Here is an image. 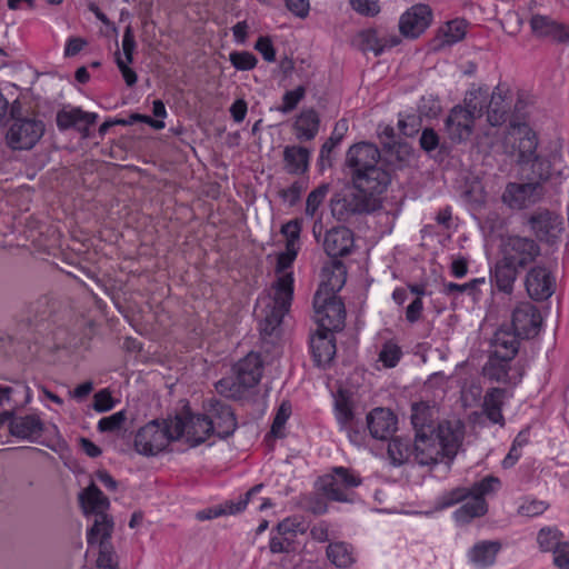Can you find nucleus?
<instances>
[{"label": "nucleus", "instance_id": "nucleus-11", "mask_svg": "<svg viewBox=\"0 0 569 569\" xmlns=\"http://www.w3.org/2000/svg\"><path fill=\"white\" fill-rule=\"evenodd\" d=\"M556 287V276L547 266L536 264L528 270L525 288L532 300L538 302L548 300L555 293Z\"/></svg>", "mask_w": 569, "mask_h": 569}, {"label": "nucleus", "instance_id": "nucleus-13", "mask_svg": "<svg viewBox=\"0 0 569 569\" xmlns=\"http://www.w3.org/2000/svg\"><path fill=\"white\" fill-rule=\"evenodd\" d=\"M43 131L44 126L40 120H16L7 133L8 144L14 150L31 149L42 137Z\"/></svg>", "mask_w": 569, "mask_h": 569}, {"label": "nucleus", "instance_id": "nucleus-60", "mask_svg": "<svg viewBox=\"0 0 569 569\" xmlns=\"http://www.w3.org/2000/svg\"><path fill=\"white\" fill-rule=\"evenodd\" d=\"M303 190V183L301 181H295L288 188L281 189L279 196L290 206H295L300 200Z\"/></svg>", "mask_w": 569, "mask_h": 569}, {"label": "nucleus", "instance_id": "nucleus-52", "mask_svg": "<svg viewBox=\"0 0 569 569\" xmlns=\"http://www.w3.org/2000/svg\"><path fill=\"white\" fill-rule=\"evenodd\" d=\"M306 92L307 90L305 86H298L293 90L286 91L282 96V103L278 110L282 113H290L306 97Z\"/></svg>", "mask_w": 569, "mask_h": 569}, {"label": "nucleus", "instance_id": "nucleus-25", "mask_svg": "<svg viewBox=\"0 0 569 569\" xmlns=\"http://www.w3.org/2000/svg\"><path fill=\"white\" fill-rule=\"evenodd\" d=\"M532 32L538 37H550L558 42L569 40V26L560 23L542 14H533L530 19Z\"/></svg>", "mask_w": 569, "mask_h": 569}, {"label": "nucleus", "instance_id": "nucleus-15", "mask_svg": "<svg viewBox=\"0 0 569 569\" xmlns=\"http://www.w3.org/2000/svg\"><path fill=\"white\" fill-rule=\"evenodd\" d=\"M475 121L476 119L470 116L469 111L462 109L461 104L455 106L445 120L449 140L457 144L470 140L473 136Z\"/></svg>", "mask_w": 569, "mask_h": 569}, {"label": "nucleus", "instance_id": "nucleus-38", "mask_svg": "<svg viewBox=\"0 0 569 569\" xmlns=\"http://www.w3.org/2000/svg\"><path fill=\"white\" fill-rule=\"evenodd\" d=\"M110 538L111 536H102V533H97V538L94 541H92V543L87 540L90 549L98 548L97 567L99 569L118 568L117 557L109 541Z\"/></svg>", "mask_w": 569, "mask_h": 569}, {"label": "nucleus", "instance_id": "nucleus-40", "mask_svg": "<svg viewBox=\"0 0 569 569\" xmlns=\"http://www.w3.org/2000/svg\"><path fill=\"white\" fill-rule=\"evenodd\" d=\"M491 94L488 88L469 90L465 97L462 109L469 111L475 119L482 117L490 102Z\"/></svg>", "mask_w": 569, "mask_h": 569}, {"label": "nucleus", "instance_id": "nucleus-63", "mask_svg": "<svg viewBox=\"0 0 569 569\" xmlns=\"http://www.w3.org/2000/svg\"><path fill=\"white\" fill-rule=\"evenodd\" d=\"M88 44L87 40L81 37H69L64 44L63 54L71 58L81 52Z\"/></svg>", "mask_w": 569, "mask_h": 569}, {"label": "nucleus", "instance_id": "nucleus-7", "mask_svg": "<svg viewBox=\"0 0 569 569\" xmlns=\"http://www.w3.org/2000/svg\"><path fill=\"white\" fill-rule=\"evenodd\" d=\"M170 420H153L141 427L134 436V449L139 455L151 457L163 451L173 440Z\"/></svg>", "mask_w": 569, "mask_h": 569}, {"label": "nucleus", "instance_id": "nucleus-3", "mask_svg": "<svg viewBox=\"0 0 569 569\" xmlns=\"http://www.w3.org/2000/svg\"><path fill=\"white\" fill-rule=\"evenodd\" d=\"M381 154L375 143L359 142L347 152V166L350 169L355 188L370 196H381L390 183V173L379 164Z\"/></svg>", "mask_w": 569, "mask_h": 569}, {"label": "nucleus", "instance_id": "nucleus-42", "mask_svg": "<svg viewBox=\"0 0 569 569\" xmlns=\"http://www.w3.org/2000/svg\"><path fill=\"white\" fill-rule=\"evenodd\" d=\"M388 455L395 465H401L413 457V443L407 439L393 438L388 445Z\"/></svg>", "mask_w": 569, "mask_h": 569}, {"label": "nucleus", "instance_id": "nucleus-24", "mask_svg": "<svg viewBox=\"0 0 569 569\" xmlns=\"http://www.w3.org/2000/svg\"><path fill=\"white\" fill-rule=\"evenodd\" d=\"M433 436L441 446L443 456L453 457L462 441L463 427L459 421H446L438 426L437 433Z\"/></svg>", "mask_w": 569, "mask_h": 569}, {"label": "nucleus", "instance_id": "nucleus-36", "mask_svg": "<svg viewBox=\"0 0 569 569\" xmlns=\"http://www.w3.org/2000/svg\"><path fill=\"white\" fill-rule=\"evenodd\" d=\"M520 337L516 331L502 329L496 331L491 341L493 351L490 356H508V353L517 356L520 347Z\"/></svg>", "mask_w": 569, "mask_h": 569}, {"label": "nucleus", "instance_id": "nucleus-32", "mask_svg": "<svg viewBox=\"0 0 569 569\" xmlns=\"http://www.w3.org/2000/svg\"><path fill=\"white\" fill-rule=\"evenodd\" d=\"M332 329L319 327L310 337V356H337L336 340Z\"/></svg>", "mask_w": 569, "mask_h": 569}, {"label": "nucleus", "instance_id": "nucleus-8", "mask_svg": "<svg viewBox=\"0 0 569 569\" xmlns=\"http://www.w3.org/2000/svg\"><path fill=\"white\" fill-rule=\"evenodd\" d=\"M540 256L539 244L531 238L509 236L502 240L500 258L518 270H525Z\"/></svg>", "mask_w": 569, "mask_h": 569}, {"label": "nucleus", "instance_id": "nucleus-20", "mask_svg": "<svg viewBox=\"0 0 569 569\" xmlns=\"http://www.w3.org/2000/svg\"><path fill=\"white\" fill-rule=\"evenodd\" d=\"M97 113L83 111L81 108L62 109L58 111L56 122L59 130L76 129L81 133H88L96 123Z\"/></svg>", "mask_w": 569, "mask_h": 569}, {"label": "nucleus", "instance_id": "nucleus-26", "mask_svg": "<svg viewBox=\"0 0 569 569\" xmlns=\"http://www.w3.org/2000/svg\"><path fill=\"white\" fill-rule=\"evenodd\" d=\"M520 270L516 269L501 258L490 269V282L497 291L511 296Z\"/></svg>", "mask_w": 569, "mask_h": 569}, {"label": "nucleus", "instance_id": "nucleus-64", "mask_svg": "<svg viewBox=\"0 0 569 569\" xmlns=\"http://www.w3.org/2000/svg\"><path fill=\"white\" fill-rule=\"evenodd\" d=\"M555 565L560 569H569V543L563 542L553 550Z\"/></svg>", "mask_w": 569, "mask_h": 569}, {"label": "nucleus", "instance_id": "nucleus-46", "mask_svg": "<svg viewBox=\"0 0 569 569\" xmlns=\"http://www.w3.org/2000/svg\"><path fill=\"white\" fill-rule=\"evenodd\" d=\"M432 418V409L427 402H418L412 405L411 421L418 430H431L432 427L429 425Z\"/></svg>", "mask_w": 569, "mask_h": 569}, {"label": "nucleus", "instance_id": "nucleus-22", "mask_svg": "<svg viewBox=\"0 0 569 569\" xmlns=\"http://www.w3.org/2000/svg\"><path fill=\"white\" fill-rule=\"evenodd\" d=\"M353 244V233L347 227H335L326 232L323 249L331 258L348 256Z\"/></svg>", "mask_w": 569, "mask_h": 569}, {"label": "nucleus", "instance_id": "nucleus-30", "mask_svg": "<svg viewBox=\"0 0 569 569\" xmlns=\"http://www.w3.org/2000/svg\"><path fill=\"white\" fill-rule=\"evenodd\" d=\"M320 117L313 108L303 109L293 123L295 134L300 141L312 140L319 131Z\"/></svg>", "mask_w": 569, "mask_h": 569}, {"label": "nucleus", "instance_id": "nucleus-34", "mask_svg": "<svg viewBox=\"0 0 569 569\" xmlns=\"http://www.w3.org/2000/svg\"><path fill=\"white\" fill-rule=\"evenodd\" d=\"M335 417L341 429H347L353 420L352 393L339 388L333 393Z\"/></svg>", "mask_w": 569, "mask_h": 569}, {"label": "nucleus", "instance_id": "nucleus-54", "mask_svg": "<svg viewBox=\"0 0 569 569\" xmlns=\"http://www.w3.org/2000/svg\"><path fill=\"white\" fill-rule=\"evenodd\" d=\"M127 420V412L120 410L111 416L103 417L98 422V430L101 432H114L122 428Z\"/></svg>", "mask_w": 569, "mask_h": 569}, {"label": "nucleus", "instance_id": "nucleus-4", "mask_svg": "<svg viewBox=\"0 0 569 569\" xmlns=\"http://www.w3.org/2000/svg\"><path fill=\"white\" fill-rule=\"evenodd\" d=\"M261 358H239L233 365L234 380L223 378L216 383V390L227 398H239L247 389L257 386L262 377Z\"/></svg>", "mask_w": 569, "mask_h": 569}, {"label": "nucleus", "instance_id": "nucleus-1", "mask_svg": "<svg viewBox=\"0 0 569 569\" xmlns=\"http://www.w3.org/2000/svg\"><path fill=\"white\" fill-rule=\"evenodd\" d=\"M520 102L509 116L510 103L497 91L491 93L487 107L488 126L473 136V144L479 151H488L501 146L506 153L517 158L520 166L531 164L535 178L546 181L550 177V162L537 153L538 134L521 112Z\"/></svg>", "mask_w": 569, "mask_h": 569}, {"label": "nucleus", "instance_id": "nucleus-56", "mask_svg": "<svg viewBox=\"0 0 569 569\" xmlns=\"http://www.w3.org/2000/svg\"><path fill=\"white\" fill-rule=\"evenodd\" d=\"M291 415V406L289 402H282L274 416L272 426H271V433L280 438L283 436V428L286 426L287 420L289 419Z\"/></svg>", "mask_w": 569, "mask_h": 569}, {"label": "nucleus", "instance_id": "nucleus-14", "mask_svg": "<svg viewBox=\"0 0 569 569\" xmlns=\"http://www.w3.org/2000/svg\"><path fill=\"white\" fill-rule=\"evenodd\" d=\"M204 416L212 426V435L219 438H227L237 428V421L231 408L216 399L208 400L204 406Z\"/></svg>", "mask_w": 569, "mask_h": 569}, {"label": "nucleus", "instance_id": "nucleus-31", "mask_svg": "<svg viewBox=\"0 0 569 569\" xmlns=\"http://www.w3.org/2000/svg\"><path fill=\"white\" fill-rule=\"evenodd\" d=\"M487 511L488 505L485 499L469 497L453 511L452 517L458 526H465L473 519L485 516Z\"/></svg>", "mask_w": 569, "mask_h": 569}, {"label": "nucleus", "instance_id": "nucleus-58", "mask_svg": "<svg viewBox=\"0 0 569 569\" xmlns=\"http://www.w3.org/2000/svg\"><path fill=\"white\" fill-rule=\"evenodd\" d=\"M350 4L355 11L367 17H375L380 11L378 0H350Z\"/></svg>", "mask_w": 569, "mask_h": 569}, {"label": "nucleus", "instance_id": "nucleus-45", "mask_svg": "<svg viewBox=\"0 0 569 569\" xmlns=\"http://www.w3.org/2000/svg\"><path fill=\"white\" fill-rule=\"evenodd\" d=\"M549 508L548 502L535 497H523L518 502L517 513L522 517H537L542 515Z\"/></svg>", "mask_w": 569, "mask_h": 569}, {"label": "nucleus", "instance_id": "nucleus-57", "mask_svg": "<svg viewBox=\"0 0 569 569\" xmlns=\"http://www.w3.org/2000/svg\"><path fill=\"white\" fill-rule=\"evenodd\" d=\"M254 49L267 62L276 61L277 51L270 37L260 36L254 43Z\"/></svg>", "mask_w": 569, "mask_h": 569}, {"label": "nucleus", "instance_id": "nucleus-21", "mask_svg": "<svg viewBox=\"0 0 569 569\" xmlns=\"http://www.w3.org/2000/svg\"><path fill=\"white\" fill-rule=\"evenodd\" d=\"M528 224L539 239H547L561 230L562 218L549 209H538L530 214Z\"/></svg>", "mask_w": 569, "mask_h": 569}, {"label": "nucleus", "instance_id": "nucleus-35", "mask_svg": "<svg viewBox=\"0 0 569 569\" xmlns=\"http://www.w3.org/2000/svg\"><path fill=\"white\" fill-rule=\"evenodd\" d=\"M505 399L506 390L500 388H492L485 395L482 403L483 413L492 423L501 426L505 423L501 412Z\"/></svg>", "mask_w": 569, "mask_h": 569}, {"label": "nucleus", "instance_id": "nucleus-10", "mask_svg": "<svg viewBox=\"0 0 569 569\" xmlns=\"http://www.w3.org/2000/svg\"><path fill=\"white\" fill-rule=\"evenodd\" d=\"M360 483V477L343 467H337L331 473L319 479V486L323 493L329 499L341 502L349 501L351 489Z\"/></svg>", "mask_w": 569, "mask_h": 569}, {"label": "nucleus", "instance_id": "nucleus-51", "mask_svg": "<svg viewBox=\"0 0 569 569\" xmlns=\"http://www.w3.org/2000/svg\"><path fill=\"white\" fill-rule=\"evenodd\" d=\"M229 61L238 71H250L258 64L257 57L250 51H232L229 53Z\"/></svg>", "mask_w": 569, "mask_h": 569}, {"label": "nucleus", "instance_id": "nucleus-53", "mask_svg": "<svg viewBox=\"0 0 569 569\" xmlns=\"http://www.w3.org/2000/svg\"><path fill=\"white\" fill-rule=\"evenodd\" d=\"M348 129L345 121H339L330 136V138L322 144L320 149V158H329L333 149L341 142L343 132Z\"/></svg>", "mask_w": 569, "mask_h": 569}, {"label": "nucleus", "instance_id": "nucleus-27", "mask_svg": "<svg viewBox=\"0 0 569 569\" xmlns=\"http://www.w3.org/2000/svg\"><path fill=\"white\" fill-rule=\"evenodd\" d=\"M9 430L13 437L36 441L42 435L43 423L40 418L34 415L16 417L10 420Z\"/></svg>", "mask_w": 569, "mask_h": 569}, {"label": "nucleus", "instance_id": "nucleus-43", "mask_svg": "<svg viewBox=\"0 0 569 569\" xmlns=\"http://www.w3.org/2000/svg\"><path fill=\"white\" fill-rule=\"evenodd\" d=\"M420 148L430 153L439 149V153L445 157L450 153V147L446 141L440 142L438 133L432 128H425L419 139Z\"/></svg>", "mask_w": 569, "mask_h": 569}, {"label": "nucleus", "instance_id": "nucleus-61", "mask_svg": "<svg viewBox=\"0 0 569 569\" xmlns=\"http://www.w3.org/2000/svg\"><path fill=\"white\" fill-rule=\"evenodd\" d=\"M136 47H137V43H136L132 28L130 26H128L124 29L123 36H122V51L124 54V61H127V63L133 62V53H134Z\"/></svg>", "mask_w": 569, "mask_h": 569}, {"label": "nucleus", "instance_id": "nucleus-47", "mask_svg": "<svg viewBox=\"0 0 569 569\" xmlns=\"http://www.w3.org/2000/svg\"><path fill=\"white\" fill-rule=\"evenodd\" d=\"M501 487V481L495 476H487L480 481L475 482L470 488V497L485 499L486 496L497 492Z\"/></svg>", "mask_w": 569, "mask_h": 569}, {"label": "nucleus", "instance_id": "nucleus-18", "mask_svg": "<svg viewBox=\"0 0 569 569\" xmlns=\"http://www.w3.org/2000/svg\"><path fill=\"white\" fill-rule=\"evenodd\" d=\"M443 456L433 430H418L413 442V458L422 466L437 463Z\"/></svg>", "mask_w": 569, "mask_h": 569}, {"label": "nucleus", "instance_id": "nucleus-39", "mask_svg": "<svg viewBox=\"0 0 569 569\" xmlns=\"http://www.w3.org/2000/svg\"><path fill=\"white\" fill-rule=\"evenodd\" d=\"M286 169L291 174H302L309 164V151L305 147L288 146L283 151Z\"/></svg>", "mask_w": 569, "mask_h": 569}, {"label": "nucleus", "instance_id": "nucleus-28", "mask_svg": "<svg viewBox=\"0 0 569 569\" xmlns=\"http://www.w3.org/2000/svg\"><path fill=\"white\" fill-rule=\"evenodd\" d=\"M501 550V543L496 540H482L472 546L468 551V559L476 568H487L496 561Z\"/></svg>", "mask_w": 569, "mask_h": 569}, {"label": "nucleus", "instance_id": "nucleus-16", "mask_svg": "<svg viewBox=\"0 0 569 569\" xmlns=\"http://www.w3.org/2000/svg\"><path fill=\"white\" fill-rule=\"evenodd\" d=\"M359 193L336 194L331 200V212L339 221H347L355 213H362L370 210L371 200L377 196Z\"/></svg>", "mask_w": 569, "mask_h": 569}, {"label": "nucleus", "instance_id": "nucleus-2", "mask_svg": "<svg viewBox=\"0 0 569 569\" xmlns=\"http://www.w3.org/2000/svg\"><path fill=\"white\" fill-rule=\"evenodd\" d=\"M300 249L284 247L276 261L277 279L272 284L273 296L259 298L254 315L259 320V331L263 345L274 347L280 339L281 323L290 311L295 293V276L292 266Z\"/></svg>", "mask_w": 569, "mask_h": 569}, {"label": "nucleus", "instance_id": "nucleus-41", "mask_svg": "<svg viewBox=\"0 0 569 569\" xmlns=\"http://www.w3.org/2000/svg\"><path fill=\"white\" fill-rule=\"evenodd\" d=\"M468 22L465 19L456 18L446 22L439 30V36L446 44H455L465 39Z\"/></svg>", "mask_w": 569, "mask_h": 569}, {"label": "nucleus", "instance_id": "nucleus-5", "mask_svg": "<svg viewBox=\"0 0 569 569\" xmlns=\"http://www.w3.org/2000/svg\"><path fill=\"white\" fill-rule=\"evenodd\" d=\"M79 500L86 515H94V522L87 533V540L92 543L97 538V533L111 536L113 521L106 513L110 502L99 488L94 483H91L80 492Z\"/></svg>", "mask_w": 569, "mask_h": 569}, {"label": "nucleus", "instance_id": "nucleus-37", "mask_svg": "<svg viewBox=\"0 0 569 569\" xmlns=\"http://www.w3.org/2000/svg\"><path fill=\"white\" fill-rule=\"evenodd\" d=\"M326 555L328 560L340 569L349 568L356 562L353 547L345 541L330 542Z\"/></svg>", "mask_w": 569, "mask_h": 569}, {"label": "nucleus", "instance_id": "nucleus-6", "mask_svg": "<svg viewBox=\"0 0 569 569\" xmlns=\"http://www.w3.org/2000/svg\"><path fill=\"white\" fill-rule=\"evenodd\" d=\"M169 420L174 441H183L190 447H197L212 436V426L207 421L204 413H193L184 409Z\"/></svg>", "mask_w": 569, "mask_h": 569}, {"label": "nucleus", "instance_id": "nucleus-12", "mask_svg": "<svg viewBox=\"0 0 569 569\" xmlns=\"http://www.w3.org/2000/svg\"><path fill=\"white\" fill-rule=\"evenodd\" d=\"M543 194L540 182H508L501 196L502 202L512 210H522L537 203Z\"/></svg>", "mask_w": 569, "mask_h": 569}, {"label": "nucleus", "instance_id": "nucleus-59", "mask_svg": "<svg viewBox=\"0 0 569 569\" xmlns=\"http://www.w3.org/2000/svg\"><path fill=\"white\" fill-rule=\"evenodd\" d=\"M116 406V402L108 389L98 391L93 397V409L97 412H106L111 410Z\"/></svg>", "mask_w": 569, "mask_h": 569}, {"label": "nucleus", "instance_id": "nucleus-48", "mask_svg": "<svg viewBox=\"0 0 569 569\" xmlns=\"http://www.w3.org/2000/svg\"><path fill=\"white\" fill-rule=\"evenodd\" d=\"M302 230V219L295 218L281 226L280 232L286 238L284 247L300 249V234Z\"/></svg>", "mask_w": 569, "mask_h": 569}, {"label": "nucleus", "instance_id": "nucleus-50", "mask_svg": "<svg viewBox=\"0 0 569 569\" xmlns=\"http://www.w3.org/2000/svg\"><path fill=\"white\" fill-rule=\"evenodd\" d=\"M262 489V485H257L252 487L249 491L246 492L243 497H240L237 502L229 501L226 502L223 509L214 512V517L220 515H234L242 511L253 496L258 495Z\"/></svg>", "mask_w": 569, "mask_h": 569}, {"label": "nucleus", "instance_id": "nucleus-19", "mask_svg": "<svg viewBox=\"0 0 569 569\" xmlns=\"http://www.w3.org/2000/svg\"><path fill=\"white\" fill-rule=\"evenodd\" d=\"M541 321L540 311L529 302L517 306L512 311V328L522 337L529 338L537 335Z\"/></svg>", "mask_w": 569, "mask_h": 569}, {"label": "nucleus", "instance_id": "nucleus-49", "mask_svg": "<svg viewBox=\"0 0 569 569\" xmlns=\"http://www.w3.org/2000/svg\"><path fill=\"white\" fill-rule=\"evenodd\" d=\"M562 538V533L557 528L546 527L538 532L537 541L541 550L553 551L563 543Z\"/></svg>", "mask_w": 569, "mask_h": 569}, {"label": "nucleus", "instance_id": "nucleus-33", "mask_svg": "<svg viewBox=\"0 0 569 569\" xmlns=\"http://www.w3.org/2000/svg\"><path fill=\"white\" fill-rule=\"evenodd\" d=\"M486 284V278H473L466 283L445 282L441 292L447 297L457 298L459 295L466 293L477 303L482 298L481 287Z\"/></svg>", "mask_w": 569, "mask_h": 569}, {"label": "nucleus", "instance_id": "nucleus-17", "mask_svg": "<svg viewBox=\"0 0 569 569\" xmlns=\"http://www.w3.org/2000/svg\"><path fill=\"white\" fill-rule=\"evenodd\" d=\"M432 18V10L428 4H415L401 14L399 30L406 38H418L431 24Z\"/></svg>", "mask_w": 569, "mask_h": 569}, {"label": "nucleus", "instance_id": "nucleus-55", "mask_svg": "<svg viewBox=\"0 0 569 569\" xmlns=\"http://www.w3.org/2000/svg\"><path fill=\"white\" fill-rule=\"evenodd\" d=\"M328 192L327 186H319L313 189L307 197L306 216L313 218L319 207L322 204Z\"/></svg>", "mask_w": 569, "mask_h": 569}, {"label": "nucleus", "instance_id": "nucleus-62", "mask_svg": "<svg viewBox=\"0 0 569 569\" xmlns=\"http://www.w3.org/2000/svg\"><path fill=\"white\" fill-rule=\"evenodd\" d=\"M116 63L121 72V76L128 87H133L138 81V76L136 71L129 67L130 63H127L119 53H116Z\"/></svg>", "mask_w": 569, "mask_h": 569}, {"label": "nucleus", "instance_id": "nucleus-44", "mask_svg": "<svg viewBox=\"0 0 569 569\" xmlns=\"http://www.w3.org/2000/svg\"><path fill=\"white\" fill-rule=\"evenodd\" d=\"M470 497V490L466 487H457L441 493L436 500V508L443 510L455 505L463 502Z\"/></svg>", "mask_w": 569, "mask_h": 569}, {"label": "nucleus", "instance_id": "nucleus-23", "mask_svg": "<svg viewBox=\"0 0 569 569\" xmlns=\"http://www.w3.org/2000/svg\"><path fill=\"white\" fill-rule=\"evenodd\" d=\"M370 435L380 440L389 438L397 429V417L386 408H376L367 416Z\"/></svg>", "mask_w": 569, "mask_h": 569}, {"label": "nucleus", "instance_id": "nucleus-9", "mask_svg": "<svg viewBox=\"0 0 569 569\" xmlns=\"http://www.w3.org/2000/svg\"><path fill=\"white\" fill-rule=\"evenodd\" d=\"M315 318L319 327L340 330L345 326L346 309L340 298L318 289L313 297Z\"/></svg>", "mask_w": 569, "mask_h": 569}, {"label": "nucleus", "instance_id": "nucleus-29", "mask_svg": "<svg viewBox=\"0 0 569 569\" xmlns=\"http://www.w3.org/2000/svg\"><path fill=\"white\" fill-rule=\"evenodd\" d=\"M360 47L363 52H372L376 57L383 53L387 48L399 43L396 36H381L376 29H366L359 32Z\"/></svg>", "mask_w": 569, "mask_h": 569}]
</instances>
